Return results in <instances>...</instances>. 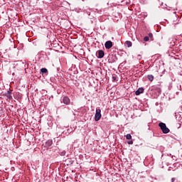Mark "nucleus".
<instances>
[{
  "label": "nucleus",
  "mask_w": 182,
  "mask_h": 182,
  "mask_svg": "<svg viewBox=\"0 0 182 182\" xmlns=\"http://www.w3.org/2000/svg\"><path fill=\"white\" fill-rule=\"evenodd\" d=\"M159 126L160 127V129L164 133V134H167L168 133H170V129L167 127L166 124H164V122H160L159 124Z\"/></svg>",
  "instance_id": "nucleus-1"
},
{
  "label": "nucleus",
  "mask_w": 182,
  "mask_h": 182,
  "mask_svg": "<svg viewBox=\"0 0 182 182\" xmlns=\"http://www.w3.org/2000/svg\"><path fill=\"white\" fill-rule=\"evenodd\" d=\"M100 119H102V110L100 109H97L95 115V121L99 122Z\"/></svg>",
  "instance_id": "nucleus-2"
},
{
  "label": "nucleus",
  "mask_w": 182,
  "mask_h": 182,
  "mask_svg": "<svg viewBox=\"0 0 182 182\" xmlns=\"http://www.w3.org/2000/svg\"><path fill=\"white\" fill-rule=\"evenodd\" d=\"M61 100L64 105H70V98H69L68 96H63Z\"/></svg>",
  "instance_id": "nucleus-3"
},
{
  "label": "nucleus",
  "mask_w": 182,
  "mask_h": 182,
  "mask_svg": "<svg viewBox=\"0 0 182 182\" xmlns=\"http://www.w3.org/2000/svg\"><path fill=\"white\" fill-rule=\"evenodd\" d=\"M3 96H6L7 99H9V100H12L14 97H12V90L11 89H9V90L3 95Z\"/></svg>",
  "instance_id": "nucleus-4"
},
{
  "label": "nucleus",
  "mask_w": 182,
  "mask_h": 182,
  "mask_svg": "<svg viewBox=\"0 0 182 182\" xmlns=\"http://www.w3.org/2000/svg\"><path fill=\"white\" fill-rule=\"evenodd\" d=\"M96 56L98 59H102L105 57V51L102 50H99L96 53Z\"/></svg>",
  "instance_id": "nucleus-5"
},
{
  "label": "nucleus",
  "mask_w": 182,
  "mask_h": 182,
  "mask_svg": "<svg viewBox=\"0 0 182 182\" xmlns=\"http://www.w3.org/2000/svg\"><path fill=\"white\" fill-rule=\"evenodd\" d=\"M105 48L111 49L113 47V42L112 41H107L105 43Z\"/></svg>",
  "instance_id": "nucleus-6"
},
{
  "label": "nucleus",
  "mask_w": 182,
  "mask_h": 182,
  "mask_svg": "<svg viewBox=\"0 0 182 182\" xmlns=\"http://www.w3.org/2000/svg\"><path fill=\"white\" fill-rule=\"evenodd\" d=\"M53 144V141L51 139H48L45 144V147H46V149H49V147L52 146Z\"/></svg>",
  "instance_id": "nucleus-7"
},
{
  "label": "nucleus",
  "mask_w": 182,
  "mask_h": 182,
  "mask_svg": "<svg viewBox=\"0 0 182 182\" xmlns=\"http://www.w3.org/2000/svg\"><path fill=\"white\" fill-rule=\"evenodd\" d=\"M144 92V88L143 87H139L136 92L135 95L136 96H139V95H141Z\"/></svg>",
  "instance_id": "nucleus-8"
},
{
  "label": "nucleus",
  "mask_w": 182,
  "mask_h": 182,
  "mask_svg": "<svg viewBox=\"0 0 182 182\" xmlns=\"http://www.w3.org/2000/svg\"><path fill=\"white\" fill-rule=\"evenodd\" d=\"M66 162L68 163V166H70L75 163V161H73V159H68L66 160Z\"/></svg>",
  "instance_id": "nucleus-9"
},
{
  "label": "nucleus",
  "mask_w": 182,
  "mask_h": 182,
  "mask_svg": "<svg viewBox=\"0 0 182 182\" xmlns=\"http://www.w3.org/2000/svg\"><path fill=\"white\" fill-rule=\"evenodd\" d=\"M125 46H127V48H132V41H127L124 43Z\"/></svg>",
  "instance_id": "nucleus-10"
},
{
  "label": "nucleus",
  "mask_w": 182,
  "mask_h": 182,
  "mask_svg": "<svg viewBox=\"0 0 182 182\" xmlns=\"http://www.w3.org/2000/svg\"><path fill=\"white\" fill-rule=\"evenodd\" d=\"M147 79L149 80V82H153L154 80V76H153V75H148Z\"/></svg>",
  "instance_id": "nucleus-11"
},
{
  "label": "nucleus",
  "mask_w": 182,
  "mask_h": 182,
  "mask_svg": "<svg viewBox=\"0 0 182 182\" xmlns=\"http://www.w3.org/2000/svg\"><path fill=\"white\" fill-rule=\"evenodd\" d=\"M41 73H48V69L47 68H41Z\"/></svg>",
  "instance_id": "nucleus-12"
},
{
  "label": "nucleus",
  "mask_w": 182,
  "mask_h": 182,
  "mask_svg": "<svg viewBox=\"0 0 182 182\" xmlns=\"http://www.w3.org/2000/svg\"><path fill=\"white\" fill-rule=\"evenodd\" d=\"M148 38H151V41H154V38H153V33H149Z\"/></svg>",
  "instance_id": "nucleus-13"
},
{
  "label": "nucleus",
  "mask_w": 182,
  "mask_h": 182,
  "mask_svg": "<svg viewBox=\"0 0 182 182\" xmlns=\"http://www.w3.org/2000/svg\"><path fill=\"white\" fill-rule=\"evenodd\" d=\"M127 140H132V135L130 134H128L126 135Z\"/></svg>",
  "instance_id": "nucleus-14"
},
{
  "label": "nucleus",
  "mask_w": 182,
  "mask_h": 182,
  "mask_svg": "<svg viewBox=\"0 0 182 182\" xmlns=\"http://www.w3.org/2000/svg\"><path fill=\"white\" fill-rule=\"evenodd\" d=\"M149 39H150V38H149V36H145V37L144 38V42H149Z\"/></svg>",
  "instance_id": "nucleus-15"
},
{
  "label": "nucleus",
  "mask_w": 182,
  "mask_h": 182,
  "mask_svg": "<svg viewBox=\"0 0 182 182\" xmlns=\"http://www.w3.org/2000/svg\"><path fill=\"white\" fill-rule=\"evenodd\" d=\"M117 79V77L116 76H112V82L116 81Z\"/></svg>",
  "instance_id": "nucleus-16"
},
{
  "label": "nucleus",
  "mask_w": 182,
  "mask_h": 182,
  "mask_svg": "<svg viewBox=\"0 0 182 182\" xmlns=\"http://www.w3.org/2000/svg\"><path fill=\"white\" fill-rule=\"evenodd\" d=\"M127 144H133V141H132V140H131V141H129L127 142Z\"/></svg>",
  "instance_id": "nucleus-17"
},
{
  "label": "nucleus",
  "mask_w": 182,
  "mask_h": 182,
  "mask_svg": "<svg viewBox=\"0 0 182 182\" xmlns=\"http://www.w3.org/2000/svg\"><path fill=\"white\" fill-rule=\"evenodd\" d=\"M176 181V178H171V182H175Z\"/></svg>",
  "instance_id": "nucleus-18"
},
{
  "label": "nucleus",
  "mask_w": 182,
  "mask_h": 182,
  "mask_svg": "<svg viewBox=\"0 0 182 182\" xmlns=\"http://www.w3.org/2000/svg\"><path fill=\"white\" fill-rule=\"evenodd\" d=\"M140 56H141L140 55H138V58H139V59H140Z\"/></svg>",
  "instance_id": "nucleus-19"
},
{
  "label": "nucleus",
  "mask_w": 182,
  "mask_h": 182,
  "mask_svg": "<svg viewBox=\"0 0 182 182\" xmlns=\"http://www.w3.org/2000/svg\"><path fill=\"white\" fill-rule=\"evenodd\" d=\"M109 62H111V63H113V62H114V60H112V61H109Z\"/></svg>",
  "instance_id": "nucleus-20"
}]
</instances>
